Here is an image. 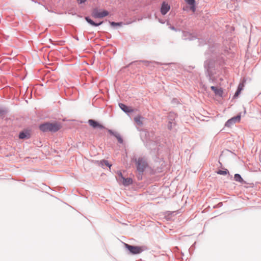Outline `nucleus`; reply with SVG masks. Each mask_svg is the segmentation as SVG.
<instances>
[{"instance_id": "nucleus-1", "label": "nucleus", "mask_w": 261, "mask_h": 261, "mask_svg": "<svg viewBox=\"0 0 261 261\" xmlns=\"http://www.w3.org/2000/svg\"><path fill=\"white\" fill-rule=\"evenodd\" d=\"M61 128V125L57 122L55 123H45L39 126L40 129L43 132H57Z\"/></svg>"}, {"instance_id": "nucleus-2", "label": "nucleus", "mask_w": 261, "mask_h": 261, "mask_svg": "<svg viewBox=\"0 0 261 261\" xmlns=\"http://www.w3.org/2000/svg\"><path fill=\"white\" fill-rule=\"evenodd\" d=\"M124 245L129 251L130 253L133 254H139L145 249L143 246H132L126 243H124Z\"/></svg>"}, {"instance_id": "nucleus-3", "label": "nucleus", "mask_w": 261, "mask_h": 261, "mask_svg": "<svg viewBox=\"0 0 261 261\" xmlns=\"http://www.w3.org/2000/svg\"><path fill=\"white\" fill-rule=\"evenodd\" d=\"M136 164L137 169L140 172H143L147 166V162L143 158H139L138 160L136 161Z\"/></svg>"}, {"instance_id": "nucleus-4", "label": "nucleus", "mask_w": 261, "mask_h": 261, "mask_svg": "<svg viewBox=\"0 0 261 261\" xmlns=\"http://www.w3.org/2000/svg\"><path fill=\"white\" fill-rule=\"evenodd\" d=\"M109 15V12L106 10L99 11L97 9H94L92 12V16L96 18H102Z\"/></svg>"}, {"instance_id": "nucleus-5", "label": "nucleus", "mask_w": 261, "mask_h": 261, "mask_svg": "<svg viewBox=\"0 0 261 261\" xmlns=\"http://www.w3.org/2000/svg\"><path fill=\"white\" fill-rule=\"evenodd\" d=\"M241 120V116L238 115L229 119L225 123V126L227 127H230L232 124L236 122H239Z\"/></svg>"}, {"instance_id": "nucleus-6", "label": "nucleus", "mask_w": 261, "mask_h": 261, "mask_svg": "<svg viewBox=\"0 0 261 261\" xmlns=\"http://www.w3.org/2000/svg\"><path fill=\"white\" fill-rule=\"evenodd\" d=\"M170 9V6L165 2H163L161 8V12L162 15H164L167 13V12Z\"/></svg>"}, {"instance_id": "nucleus-7", "label": "nucleus", "mask_w": 261, "mask_h": 261, "mask_svg": "<svg viewBox=\"0 0 261 261\" xmlns=\"http://www.w3.org/2000/svg\"><path fill=\"white\" fill-rule=\"evenodd\" d=\"M88 123L89 125L93 128H99L100 129L104 128V127L101 124L92 119L89 120Z\"/></svg>"}, {"instance_id": "nucleus-8", "label": "nucleus", "mask_w": 261, "mask_h": 261, "mask_svg": "<svg viewBox=\"0 0 261 261\" xmlns=\"http://www.w3.org/2000/svg\"><path fill=\"white\" fill-rule=\"evenodd\" d=\"M119 107L121 108L122 110H123L125 113H130L133 112L134 109L131 107H127L123 103H119Z\"/></svg>"}, {"instance_id": "nucleus-9", "label": "nucleus", "mask_w": 261, "mask_h": 261, "mask_svg": "<svg viewBox=\"0 0 261 261\" xmlns=\"http://www.w3.org/2000/svg\"><path fill=\"white\" fill-rule=\"evenodd\" d=\"M211 89L215 92V94L221 96L223 94V91L221 88H218L215 86H211Z\"/></svg>"}, {"instance_id": "nucleus-10", "label": "nucleus", "mask_w": 261, "mask_h": 261, "mask_svg": "<svg viewBox=\"0 0 261 261\" xmlns=\"http://www.w3.org/2000/svg\"><path fill=\"white\" fill-rule=\"evenodd\" d=\"M143 118L140 115L137 116L134 118V121L136 124L139 126H142L143 124Z\"/></svg>"}, {"instance_id": "nucleus-11", "label": "nucleus", "mask_w": 261, "mask_h": 261, "mask_svg": "<svg viewBox=\"0 0 261 261\" xmlns=\"http://www.w3.org/2000/svg\"><path fill=\"white\" fill-rule=\"evenodd\" d=\"M121 182L124 186H128L130 185L132 183V179L130 178H125L124 177H122V180H121Z\"/></svg>"}, {"instance_id": "nucleus-12", "label": "nucleus", "mask_w": 261, "mask_h": 261, "mask_svg": "<svg viewBox=\"0 0 261 261\" xmlns=\"http://www.w3.org/2000/svg\"><path fill=\"white\" fill-rule=\"evenodd\" d=\"M244 87V85L243 83H240L238 87V89H237L236 92L234 94V97L238 96V95L240 94V92H241V91L243 89Z\"/></svg>"}, {"instance_id": "nucleus-13", "label": "nucleus", "mask_w": 261, "mask_h": 261, "mask_svg": "<svg viewBox=\"0 0 261 261\" xmlns=\"http://www.w3.org/2000/svg\"><path fill=\"white\" fill-rule=\"evenodd\" d=\"M86 21L89 23H90V24L93 25V26H98L99 25H100L102 22H100L99 23H95L92 20H91L90 18H88V17H86Z\"/></svg>"}, {"instance_id": "nucleus-14", "label": "nucleus", "mask_w": 261, "mask_h": 261, "mask_svg": "<svg viewBox=\"0 0 261 261\" xmlns=\"http://www.w3.org/2000/svg\"><path fill=\"white\" fill-rule=\"evenodd\" d=\"M19 137L21 139H28L30 138V134L29 133L21 132L20 133Z\"/></svg>"}, {"instance_id": "nucleus-15", "label": "nucleus", "mask_w": 261, "mask_h": 261, "mask_svg": "<svg viewBox=\"0 0 261 261\" xmlns=\"http://www.w3.org/2000/svg\"><path fill=\"white\" fill-rule=\"evenodd\" d=\"M234 180L237 181H239L240 182H243V179L241 176V175L239 174H236L234 176Z\"/></svg>"}, {"instance_id": "nucleus-16", "label": "nucleus", "mask_w": 261, "mask_h": 261, "mask_svg": "<svg viewBox=\"0 0 261 261\" xmlns=\"http://www.w3.org/2000/svg\"><path fill=\"white\" fill-rule=\"evenodd\" d=\"M109 132H110L111 134H112L114 135L116 137V138L117 139V140H118V142H119V143H122V142H123V140H122V139L121 138V137H120V136L119 134H114V133H113L111 130H109Z\"/></svg>"}, {"instance_id": "nucleus-17", "label": "nucleus", "mask_w": 261, "mask_h": 261, "mask_svg": "<svg viewBox=\"0 0 261 261\" xmlns=\"http://www.w3.org/2000/svg\"><path fill=\"white\" fill-rule=\"evenodd\" d=\"M218 174L221 175H226L228 173V171L227 169H225L224 170H219L217 172Z\"/></svg>"}, {"instance_id": "nucleus-18", "label": "nucleus", "mask_w": 261, "mask_h": 261, "mask_svg": "<svg viewBox=\"0 0 261 261\" xmlns=\"http://www.w3.org/2000/svg\"><path fill=\"white\" fill-rule=\"evenodd\" d=\"M100 164L101 165V166H103V164H105L106 166H108L109 168H110L112 166V165L110 164L107 161L105 160L100 161Z\"/></svg>"}, {"instance_id": "nucleus-19", "label": "nucleus", "mask_w": 261, "mask_h": 261, "mask_svg": "<svg viewBox=\"0 0 261 261\" xmlns=\"http://www.w3.org/2000/svg\"><path fill=\"white\" fill-rule=\"evenodd\" d=\"M185 1L189 5H193L195 4V0H185Z\"/></svg>"}, {"instance_id": "nucleus-20", "label": "nucleus", "mask_w": 261, "mask_h": 261, "mask_svg": "<svg viewBox=\"0 0 261 261\" xmlns=\"http://www.w3.org/2000/svg\"><path fill=\"white\" fill-rule=\"evenodd\" d=\"M190 6V9L193 12H195V11L196 10L195 4H194L193 5H191Z\"/></svg>"}, {"instance_id": "nucleus-21", "label": "nucleus", "mask_w": 261, "mask_h": 261, "mask_svg": "<svg viewBox=\"0 0 261 261\" xmlns=\"http://www.w3.org/2000/svg\"><path fill=\"white\" fill-rule=\"evenodd\" d=\"M110 23L112 26H118V25H120V24L119 23L115 22H111Z\"/></svg>"}, {"instance_id": "nucleus-22", "label": "nucleus", "mask_w": 261, "mask_h": 261, "mask_svg": "<svg viewBox=\"0 0 261 261\" xmlns=\"http://www.w3.org/2000/svg\"><path fill=\"white\" fill-rule=\"evenodd\" d=\"M117 174L119 176L120 178H121L120 180H122V177H123L122 176V173L120 171H118Z\"/></svg>"}, {"instance_id": "nucleus-23", "label": "nucleus", "mask_w": 261, "mask_h": 261, "mask_svg": "<svg viewBox=\"0 0 261 261\" xmlns=\"http://www.w3.org/2000/svg\"><path fill=\"white\" fill-rule=\"evenodd\" d=\"M86 0H77L79 4H82L86 2Z\"/></svg>"}, {"instance_id": "nucleus-24", "label": "nucleus", "mask_w": 261, "mask_h": 261, "mask_svg": "<svg viewBox=\"0 0 261 261\" xmlns=\"http://www.w3.org/2000/svg\"><path fill=\"white\" fill-rule=\"evenodd\" d=\"M2 113V111L0 109V114Z\"/></svg>"}]
</instances>
